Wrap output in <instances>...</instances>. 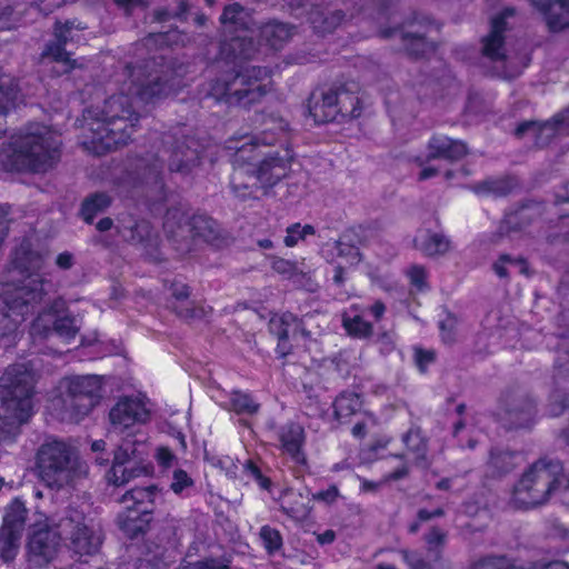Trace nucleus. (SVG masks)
Listing matches in <instances>:
<instances>
[{
    "instance_id": "obj_1",
    "label": "nucleus",
    "mask_w": 569,
    "mask_h": 569,
    "mask_svg": "<svg viewBox=\"0 0 569 569\" xmlns=\"http://www.w3.org/2000/svg\"><path fill=\"white\" fill-rule=\"evenodd\" d=\"M60 133L51 126L29 122L10 136L0 149V170L46 172L59 158Z\"/></svg>"
},
{
    "instance_id": "obj_2",
    "label": "nucleus",
    "mask_w": 569,
    "mask_h": 569,
    "mask_svg": "<svg viewBox=\"0 0 569 569\" xmlns=\"http://www.w3.org/2000/svg\"><path fill=\"white\" fill-rule=\"evenodd\" d=\"M220 21L230 37L229 42L223 44L221 54L234 64L238 60L240 62L253 57L258 51L252 47L253 34L258 33L266 41V47L274 50L280 49L293 34L289 26L279 22L267 23L258 30L249 28L250 14L237 3L224 8Z\"/></svg>"
},
{
    "instance_id": "obj_3",
    "label": "nucleus",
    "mask_w": 569,
    "mask_h": 569,
    "mask_svg": "<svg viewBox=\"0 0 569 569\" xmlns=\"http://www.w3.org/2000/svg\"><path fill=\"white\" fill-rule=\"evenodd\" d=\"M132 101L127 96H112L102 108L88 109L83 119L92 132L83 144L94 152H103L126 144L134 131L138 116L131 110Z\"/></svg>"
},
{
    "instance_id": "obj_4",
    "label": "nucleus",
    "mask_w": 569,
    "mask_h": 569,
    "mask_svg": "<svg viewBox=\"0 0 569 569\" xmlns=\"http://www.w3.org/2000/svg\"><path fill=\"white\" fill-rule=\"evenodd\" d=\"M43 264V257L39 252L33 251L28 241L23 242L16 250L7 270V280L1 284L3 307L0 311H8L4 305L6 297L11 301L16 300L21 306L20 311L24 312V316L33 311L44 293L43 281L40 274Z\"/></svg>"
},
{
    "instance_id": "obj_5",
    "label": "nucleus",
    "mask_w": 569,
    "mask_h": 569,
    "mask_svg": "<svg viewBox=\"0 0 569 569\" xmlns=\"http://www.w3.org/2000/svg\"><path fill=\"white\" fill-rule=\"evenodd\" d=\"M33 373L19 363L0 382V441L13 439L33 415Z\"/></svg>"
},
{
    "instance_id": "obj_6",
    "label": "nucleus",
    "mask_w": 569,
    "mask_h": 569,
    "mask_svg": "<svg viewBox=\"0 0 569 569\" xmlns=\"http://www.w3.org/2000/svg\"><path fill=\"white\" fill-rule=\"evenodd\" d=\"M559 493L569 503V479L562 475L558 461L539 460L521 477L512 491V503L518 508H533Z\"/></svg>"
},
{
    "instance_id": "obj_7",
    "label": "nucleus",
    "mask_w": 569,
    "mask_h": 569,
    "mask_svg": "<svg viewBox=\"0 0 569 569\" xmlns=\"http://www.w3.org/2000/svg\"><path fill=\"white\" fill-rule=\"evenodd\" d=\"M37 477L51 489H61L87 473V467L63 441L49 438L37 450Z\"/></svg>"
},
{
    "instance_id": "obj_8",
    "label": "nucleus",
    "mask_w": 569,
    "mask_h": 569,
    "mask_svg": "<svg viewBox=\"0 0 569 569\" xmlns=\"http://www.w3.org/2000/svg\"><path fill=\"white\" fill-rule=\"evenodd\" d=\"M268 71L262 68H242L231 81H217L209 94L228 103L249 106L258 101L268 90Z\"/></svg>"
},
{
    "instance_id": "obj_9",
    "label": "nucleus",
    "mask_w": 569,
    "mask_h": 569,
    "mask_svg": "<svg viewBox=\"0 0 569 569\" xmlns=\"http://www.w3.org/2000/svg\"><path fill=\"white\" fill-rule=\"evenodd\" d=\"M153 466L143 441L128 439L114 451L113 461L107 473V480L113 486H123L131 480L152 475Z\"/></svg>"
},
{
    "instance_id": "obj_10",
    "label": "nucleus",
    "mask_w": 569,
    "mask_h": 569,
    "mask_svg": "<svg viewBox=\"0 0 569 569\" xmlns=\"http://www.w3.org/2000/svg\"><path fill=\"white\" fill-rule=\"evenodd\" d=\"M157 496L154 486L133 488L122 496L123 511L118 516V522L124 533L136 537L147 529Z\"/></svg>"
},
{
    "instance_id": "obj_11",
    "label": "nucleus",
    "mask_w": 569,
    "mask_h": 569,
    "mask_svg": "<svg viewBox=\"0 0 569 569\" xmlns=\"http://www.w3.org/2000/svg\"><path fill=\"white\" fill-rule=\"evenodd\" d=\"M66 398L53 401V406L63 403L71 410L70 418L78 420L87 415L101 398V380L97 376H77L63 379L59 385Z\"/></svg>"
},
{
    "instance_id": "obj_12",
    "label": "nucleus",
    "mask_w": 569,
    "mask_h": 569,
    "mask_svg": "<svg viewBox=\"0 0 569 569\" xmlns=\"http://www.w3.org/2000/svg\"><path fill=\"white\" fill-rule=\"evenodd\" d=\"M39 517L31 527L27 550L30 562L44 566L56 558L63 532L59 523L56 525L41 513Z\"/></svg>"
},
{
    "instance_id": "obj_13",
    "label": "nucleus",
    "mask_w": 569,
    "mask_h": 569,
    "mask_svg": "<svg viewBox=\"0 0 569 569\" xmlns=\"http://www.w3.org/2000/svg\"><path fill=\"white\" fill-rule=\"evenodd\" d=\"M79 327V321L67 312L66 302L58 299L48 310L40 312L32 321L30 335L36 339L37 337H48L54 332L61 339L69 341L74 338Z\"/></svg>"
},
{
    "instance_id": "obj_14",
    "label": "nucleus",
    "mask_w": 569,
    "mask_h": 569,
    "mask_svg": "<svg viewBox=\"0 0 569 569\" xmlns=\"http://www.w3.org/2000/svg\"><path fill=\"white\" fill-rule=\"evenodd\" d=\"M111 431L134 435L137 427L149 420V410L138 397H122L111 408L109 413Z\"/></svg>"
},
{
    "instance_id": "obj_15",
    "label": "nucleus",
    "mask_w": 569,
    "mask_h": 569,
    "mask_svg": "<svg viewBox=\"0 0 569 569\" xmlns=\"http://www.w3.org/2000/svg\"><path fill=\"white\" fill-rule=\"evenodd\" d=\"M59 527L63 536L70 537L71 548L76 553L86 556L97 552L101 543L100 535L83 523L81 513L74 512L71 517L62 518L59 521Z\"/></svg>"
},
{
    "instance_id": "obj_16",
    "label": "nucleus",
    "mask_w": 569,
    "mask_h": 569,
    "mask_svg": "<svg viewBox=\"0 0 569 569\" xmlns=\"http://www.w3.org/2000/svg\"><path fill=\"white\" fill-rule=\"evenodd\" d=\"M184 213L180 210H170L167 212L163 228L171 236H184L190 233L200 237L207 242H213L216 239V222L206 216H196L190 221L181 223Z\"/></svg>"
},
{
    "instance_id": "obj_17",
    "label": "nucleus",
    "mask_w": 569,
    "mask_h": 569,
    "mask_svg": "<svg viewBox=\"0 0 569 569\" xmlns=\"http://www.w3.org/2000/svg\"><path fill=\"white\" fill-rule=\"evenodd\" d=\"M284 130L286 124L282 120L270 118L264 122V129L261 131L262 138L259 136L243 137L240 146L231 141L227 148L228 150L234 151V163L242 166L252 158L249 153H251L258 144H273L284 136Z\"/></svg>"
},
{
    "instance_id": "obj_18",
    "label": "nucleus",
    "mask_w": 569,
    "mask_h": 569,
    "mask_svg": "<svg viewBox=\"0 0 569 569\" xmlns=\"http://www.w3.org/2000/svg\"><path fill=\"white\" fill-rule=\"evenodd\" d=\"M79 31V28L74 26L73 22L57 24L54 29V36L57 38V43L48 44L46 50L43 51L44 59H52L54 62L61 66L59 73L68 72L76 67V61L70 59L69 53L63 50L62 44H67L69 41L74 40L76 32Z\"/></svg>"
},
{
    "instance_id": "obj_19",
    "label": "nucleus",
    "mask_w": 569,
    "mask_h": 569,
    "mask_svg": "<svg viewBox=\"0 0 569 569\" xmlns=\"http://www.w3.org/2000/svg\"><path fill=\"white\" fill-rule=\"evenodd\" d=\"M142 76L141 69H133L130 71V77L132 78L129 90L133 91V93L137 96L136 103L138 101H151L156 98L167 97L170 93L174 92L173 84L160 83L161 77L159 74L148 73L147 76V82H139L140 77ZM171 81H174V78L171 79Z\"/></svg>"
},
{
    "instance_id": "obj_20",
    "label": "nucleus",
    "mask_w": 569,
    "mask_h": 569,
    "mask_svg": "<svg viewBox=\"0 0 569 569\" xmlns=\"http://www.w3.org/2000/svg\"><path fill=\"white\" fill-rule=\"evenodd\" d=\"M563 112L555 116L552 120L546 122H523L516 129V134L520 138L528 137L535 143L543 146L548 143L556 133L561 131L569 132L567 123L559 120Z\"/></svg>"
},
{
    "instance_id": "obj_21",
    "label": "nucleus",
    "mask_w": 569,
    "mask_h": 569,
    "mask_svg": "<svg viewBox=\"0 0 569 569\" xmlns=\"http://www.w3.org/2000/svg\"><path fill=\"white\" fill-rule=\"evenodd\" d=\"M7 312L0 311V345L4 348L13 346L19 335V327L26 320L24 312H21V306L16 300L11 301L4 298Z\"/></svg>"
},
{
    "instance_id": "obj_22",
    "label": "nucleus",
    "mask_w": 569,
    "mask_h": 569,
    "mask_svg": "<svg viewBox=\"0 0 569 569\" xmlns=\"http://www.w3.org/2000/svg\"><path fill=\"white\" fill-rule=\"evenodd\" d=\"M289 167L290 156L288 150L283 157H268L261 161L256 170V180L262 188H270L288 174Z\"/></svg>"
},
{
    "instance_id": "obj_23",
    "label": "nucleus",
    "mask_w": 569,
    "mask_h": 569,
    "mask_svg": "<svg viewBox=\"0 0 569 569\" xmlns=\"http://www.w3.org/2000/svg\"><path fill=\"white\" fill-rule=\"evenodd\" d=\"M512 13V10L508 9L491 20L490 33L482 40L483 54L491 60H499L505 57L502 33L507 29L506 18Z\"/></svg>"
},
{
    "instance_id": "obj_24",
    "label": "nucleus",
    "mask_w": 569,
    "mask_h": 569,
    "mask_svg": "<svg viewBox=\"0 0 569 569\" xmlns=\"http://www.w3.org/2000/svg\"><path fill=\"white\" fill-rule=\"evenodd\" d=\"M279 439L283 453L288 455L296 463H306L303 451L305 431L301 426L291 423L283 427Z\"/></svg>"
},
{
    "instance_id": "obj_25",
    "label": "nucleus",
    "mask_w": 569,
    "mask_h": 569,
    "mask_svg": "<svg viewBox=\"0 0 569 569\" xmlns=\"http://www.w3.org/2000/svg\"><path fill=\"white\" fill-rule=\"evenodd\" d=\"M546 14L547 23L553 31L569 26V0H530Z\"/></svg>"
},
{
    "instance_id": "obj_26",
    "label": "nucleus",
    "mask_w": 569,
    "mask_h": 569,
    "mask_svg": "<svg viewBox=\"0 0 569 569\" xmlns=\"http://www.w3.org/2000/svg\"><path fill=\"white\" fill-rule=\"evenodd\" d=\"M465 143L452 140L445 136L433 137L428 143V159L442 161L459 159L466 154Z\"/></svg>"
},
{
    "instance_id": "obj_27",
    "label": "nucleus",
    "mask_w": 569,
    "mask_h": 569,
    "mask_svg": "<svg viewBox=\"0 0 569 569\" xmlns=\"http://www.w3.org/2000/svg\"><path fill=\"white\" fill-rule=\"evenodd\" d=\"M415 247L427 256H438L448 251L449 240L437 231L421 228L416 233Z\"/></svg>"
},
{
    "instance_id": "obj_28",
    "label": "nucleus",
    "mask_w": 569,
    "mask_h": 569,
    "mask_svg": "<svg viewBox=\"0 0 569 569\" xmlns=\"http://www.w3.org/2000/svg\"><path fill=\"white\" fill-rule=\"evenodd\" d=\"M309 113L318 123L335 120L339 114L337 94L329 90L320 99L313 96L309 104Z\"/></svg>"
},
{
    "instance_id": "obj_29",
    "label": "nucleus",
    "mask_w": 569,
    "mask_h": 569,
    "mask_svg": "<svg viewBox=\"0 0 569 569\" xmlns=\"http://www.w3.org/2000/svg\"><path fill=\"white\" fill-rule=\"evenodd\" d=\"M272 269L284 278L292 280L295 284L303 287L307 290H313V283L311 282L309 272L305 271L300 264L278 258L273 260Z\"/></svg>"
},
{
    "instance_id": "obj_30",
    "label": "nucleus",
    "mask_w": 569,
    "mask_h": 569,
    "mask_svg": "<svg viewBox=\"0 0 569 569\" xmlns=\"http://www.w3.org/2000/svg\"><path fill=\"white\" fill-rule=\"evenodd\" d=\"M20 99L18 97L17 86L9 76L0 77V133L4 131L6 116L14 109Z\"/></svg>"
},
{
    "instance_id": "obj_31",
    "label": "nucleus",
    "mask_w": 569,
    "mask_h": 569,
    "mask_svg": "<svg viewBox=\"0 0 569 569\" xmlns=\"http://www.w3.org/2000/svg\"><path fill=\"white\" fill-rule=\"evenodd\" d=\"M365 309L358 306H352L343 315V327L346 331L357 338H366L371 331V325L363 320Z\"/></svg>"
},
{
    "instance_id": "obj_32",
    "label": "nucleus",
    "mask_w": 569,
    "mask_h": 569,
    "mask_svg": "<svg viewBox=\"0 0 569 569\" xmlns=\"http://www.w3.org/2000/svg\"><path fill=\"white\" fill-rule=\"evenodd\" d=\"M335 249L338 250V259L336 261L333 280L340 283L343 280L342 271L357 266L361 261V253L358 248L345 243L335 244Z\"/></svg>"
},
{
    "instance_id": "obj_33",
    "label": "nucleus",
    "mask_w": 569,
    "mask_h": 569,
    "mask_svg": "<svg viewBox=\"0 0 569 569\" xmlns=\"http://www.w3.org/2000/svg\"><path fill=\"white\" fill-rule=\"evenodd\" d=\"M386 465L388 468L392 469V471L387 472L381 481L372 482L368 480L361 481V490H377L382 483H387L390 481H396L403 478L408 472L407 462L402 457L393 456L386 460Z\"/></svg>"
},
{
    "instance_id": "obj_34",
    "label": "nucleus",
    "mask_w": 569,
    "mask_h": 569,
    "mask_svg": "<svg viewBox=\"0 0 569 569\" xmlns=\"http://www.w3.org/2000/svg\"><path fill=\"white\" fill-rule=\"evenodd\" d=\"M26 518L27 509L24 507V503L19 499H14L6 508L1 528L17 531L18 533H22Z\"/></svg>"
},
{
    "instance_id": "obj_35",
    "label": "nucleus",
    "mask_w": 569,
    "mask_h": 569,
    "mask_svg": "<svg viewBox=\"0 0 569 569\" xmlns=\"http://www.w3.org/2000/svg\"><path fill=\"white\" fill-rule=\"evenodd\" d=\"M362 407L360 396L356 392H342L335 401V413L337 419L346 420L357 413Z\"/></svg>"
},
{
    "instance_id": "obj_36",
    "label": "nucleus",
    "mask_w": 569,
    "mask_h": 569,
    "mask_svg": "<svg viewBox=\"0 0 569 569\" xmlns=\"http://www.w3.org/2000/svg\"><path fill=\"white\" fill-rule=\"evenodd\" d=\"M330 91L335 92L338 97L339 113L347 114L352 118H357L360 116V97L358 94H355V92L351 89H330Z\"/></svg>"
},
{
    "instance_id": "obj_37",
    "label": "nucleus",
    "mask_w": 569,
    "mask_h": 569,
    "mask_svg": "<svg viewBox=\"0 0 569 569\" xmlns=\"http://www.w3.org/2000/svg\"><path fill=\"white\" fill-rule=\"evenodd\" d=\"M297 318L291 313H284L279 317H273L270 320V329L278 335L279 343L278 349L284 355L283 345L293 331L292 327H297Z\"/></svg>"
},
{
    "instance_id": "obj_38",
    "label": "nucleus",
    "mask_w": 569,
    "mask_h": 569,
    "mask_svg": "<svg viewBox=\"0 0 569 569\" xmlns=\"http://www.w3.org/2000/svg\"><path fill=\"white\" fill-rule=\"evenodd\" d=\"M22 533L0 528V558L4 561H12L18 555Z\"/></svg>"
},
{
    "instance_id": "obj_39",
    "label": "nucleus",
    "mask_w": 569,
    "mask_h": 569,
    "mask_svg": "<svg viewBox=\"0 0 569 569\" xmlns=\"http://www.w3.org/2000/svg\"><path fill=\"white\" fill-rule=\"evenodd\" d=\"M493 269L499 277H506L508 274V269L529 276L527 262L522 259H512L509 256H501L498 261L495 262Z\"/></svg>"
},
{
    "instance_id": "obj_40",
    "label": "nucleus",
    "mask_w": 569,
    "mask_h": 569,
    "mask_svg": "<svg viewBox=\"0 0 569 569\" xmlns=\"http://www.w3.org/2000/svg\"><path fill=\"white\" fill-rule=\"evenodd\" d=\"M403 441L409 450L407 459H415L418 462L425 458L426 442L419 430H410Z\"/></svg>"
},
{
    "instance_id": "obj_41",
    "label": "nucleus",
    "mask_w": 569,
    "mask_h": 569,
    "mask_svg": "<svg viewBox=\"0 0 569 569\" xmlns=\"http://www.w3.org/2000/svg\"><path fill=\"white\" fill-rule=\"evenodd\" d=\"M110 198L106 193H97L88 198L82 204V216L87 222H90L94 214L108 207Z\"/></svg>"
},
{
    "instance_id": "obj_42",
    "label": "nucleus",
    "mask_w": 569,
    "mask_h": 569,
    "mask_svg": "<svg viewBox=\"0 0 569 569\" xmlns=\"http://www.w3.org/2000/svg\"><path fill=\"white\" fill-rule=\"evenodd\" d=\"M341 18L340 13H333L330 18H323V12L317 9L311 11L309 20L313 29L319 32H327L338 26Z\"/></svg>"
},
{
    "instance_id": "obj_43",
    "label": "nucleus",
    "mask_w": 569,
    "mask_h": 569,
    "mask_svg": "<svg viewBox=\"0 0 569 569\" xmlns=\"http://www.w3.org/2000/svg\"><path fill=\"white\" fill-rule=\"evenodd\" d=\"M199 157L196 151L190 150L188 147L187 150L181 148L174 150L170 158V169L172 171H182L189 168V163L198 160Z\"/></svg>"
},
{
    "instance_id": "obj_44",
    "label": "nucleus",
    "mask_w": 569,
    "mask_h": 569,
    "mask_svg": "<svg viewBox=\"0 0 569 569\" xmlns=\"http://www.w3.org/2000/svg\"><path fill=\"white\" fill-rule=\"evenodd\" d=\"M260 539L262 540L263 547L269 555H273L282 547V537L280 532L269 526H263L260 529Z\"/></svg>"
},
{
    "instance_id": "obj_45",
    "label": "nucleus",
    "mask_w": 569,
    "mask_h": 569,
    "mask_svg": "<svg viewBox=\"0 0 569 569\" xmlns=\"http://www.w3.org/2000/svg\"><path fill=\"white\" fill-rule=\"evenodd\" d=\"M315 233V229L310 224L301 226L300 223H295L287 229V234L284 237V244L287 247H295L301 240H305L308 236Z\"/></svg>"
},
{
    "instance_id": "obj_46",
    "label": "nucleus",
    "mask_w": 569,
    "mask_h": 569,
    "mask_svg": "<svg viewBox=\"0 0 569 569\" xmlns=\"http://www.w3.org/2000/svg\"><path fill=\"white\" fill-rule=\"evenodd\" d=\"M509 191L505 180L488 179L475 188V192L482 196H503Z\"/></svg>"
},
{
    "instance_id": "obj_47",
    "label": "nucleus",
    "mask_w": 569,
    "mask_h": 569,
    "mask_svg": "<svg viewBox=\"0 0 569 569\" xmlns=\"http://www.w3.org/2000/svg\"><path fill=\"white\" fill-rule=\"evenodd\" d=\"M231 406L239 413H254L259 406L250 395L243 392H233L231 396Z\"/></svg>"
},
{
    "instance_id": "obj_48",
    "label": "nucleus",
    "mask_w": 569,
    "mask_h": 569,
    "mask_svg": "<svg viewBox=\"0 0 569 569\" xmlns=\"http://www.w3.org/2000/svg\"><path fill=\"white\" fill-rule=\"evenodd\" d=\"M471 569H525L522 566H516L508 559L500 558H485L472 565Z\"/></svg>"
},
{
    "instance_id": "obj_49",
    "label": "nucleus",
    "mask_w": 569,
    "mask_h": 569,
    "mask_svg": "<svg viewBox=\"0 0 569 569\" xmlns=\"http://www.w3.org/2000/svg\"><path fill=\"white\" fill-rule=\"evenodd\" d=\"M193 486V480L190 478V476L181 470V469H177L174 470L173 472V476H172V482H171V490L177 493V495H180L182 493L184 490L191 488Z\"/></svg>"
},
{
    "instance_id": "obj_50",
    "label": "nucleus",
    "mask_w": 569,
    "mask_h": 569,
    "mask_svg": "<svg viewBox=\"0 0 569 569\" xmlns=\"http://www.w3.org/2000/svg\"><path fill=\"white\" fill-rule=\"evenodd\" d=\"M408 277L412 286L418 289H422L426 284L427 273L426 270L420 266H412L408 270Z\"/></svg>"
},
{
    "instance_id": "obj_51",
    "label": "nucleus",
    "mask_w": 569,
    "mask_h": 569,
    "mask_svg": "<svg viewBox=\"0 0 569 569\" xmlns=\"http://www.w3.org/2000/svg\"><path fill=\"white\" fill-rule=\"evenodd\" d=\"M416 363L420 371H425L435 360V353L430 350L416 349Z\"/></svg>"
},
{
    "instance_id": "obj_52",
    "label": "nucleus",
    "mask_w": 569,
    "mask_h": 569,
    "mask_svg": "<svg viewBox=\"0 0 569 569\" xmlns=\"http://www.w3.org/2000/svg\"><path fill=\"white\" fill-rule=\"evenodd\" d=\"M156 459L160 466L168 468L173 465L176 457L168 448L160 447L157 450Z\"/></svg>"
},
{
    "instance_id": "obj_53",
    "label": "nucleus",
    "mask_w": 569,
    "mask_h": 569,
    "mask_svg": "<svg viewBox=\"0 0 569 569\" xmlns=\"http://www.w3.org/2000/svg\"><path fill=\"white\" fill-rule=\"evenodd\" d=\"M246 471L258 482V485L262 489H268L270 486V481L268 478L263 477L260 470L252 463L248 462L246 465Z\"/></svg>"
},
{
    "instance_id": "obj_54",
    "label": "nucleus",
    "mask_w": 569,
    "mask_h": 569,
    "mask_svg": "<svg viewBox=\"0 0 569 569\" xmlns=\"http://www.w3.org/2000/svg\"><path fill=\"white\" fill-rule=\"evenodd\" d=\"M446 535L438 529H433L427 537L429 550H436L445 543Z\"/></svg>"
},
{
    "instance_id": "obj_55",
    "label": "nucleus",
    "mask_w": 569,
    "mask_h": 569,
    "mask_svg": "<svg viewBox=\"0 0 569 569\" xmlns=\"http://www.w3.org/2000/svg\"><path fill=\"white\" fill-rule=\"evenodd\" d=\"M147 228H148L147 223L141 222V223H137L134 229L128 230V228L126 227L123 230H121V233L124 239H130L132 241H134V240L141 241L143 239V237L141 236L140 232L142 230L143 231L147 230Z\"/></svg>"
},
{
    "instance_id": "obj_56",
    "label": "nucleus",
    "mask_w": 569,
    "mask_h": 569,
    "mask_svg": "<svg viewBox=\"0 0 569 569\" xmlns=\"http://www.w3.org/2000/svg\"><path fill=\"white\" fill-rule=\"evenodd\" d=\"M182 569H229L228 566L219 560H208L189 565Z\"/></svg>"
},
{
    "instance_id": "obj_57",
    "label": "nucleus",
    "mask_w": 569,
    "mask_h": 569,
    "mask_svg": "<svg viewBox=\"0 0 569 569\" xmlns=\"http://www.w3.org/2000/svg\"><path fill=\"white\" fill-rule=\"evenodd\" d=\"M376 423V419L370 415V416H366V418L363 419L362 422H359L357 423L353 428H352V435L355 437H358V438H361L365 436L366 433V429L370 426H373Z\"/></svg>"
},
{
    "instance_id": "obj_58",
    "label": "nucleus",
    "mask_w": 569,
    "mask_h": 569,
    "mask_svg": "<svg viewBox=\"0 0 569 569\" xmlns=\"http://www.w3.org/2000/svg\"><path fill=\"white\" fill-rule=\"evenodd\" d=\"M403 559L409 565L410 569H430L426 563H423L416 553H409L407 551L402 552Z\"/></svg>"
},
{
    "instance_id": "obj_59",
    "label": "nucleus",
    "mask_w": 569,
    "mask_h": 569,
    "mask_svg": "<svg viewBox=\"0 0 569 569\" xmlns=\"http://www.w3.org/2000/svg\"><path fill=\"white\" fill-rule=\"evenodd\" d=\"M288 512L291 515V517L303 520L307 518V516L310 512V507L308 505L301 503L297 507H287Z\"/></svg>"
},
{
    "instance_id": "obj_60",
    "label": "nucleus",
    "mask_w": 569,
    "mask_h": 569,
    "mask_svg": "<svg viewBox=\"0 0 569 569\" xmlns=\"http://www.w3.org/2000/svg\"><path fill=\"white\" fill-rule=\"evenodd\" d=\"M338 496V490L336 487H331L325 491H320V492H317L315 493L312 497L313 499H317V500H322V501H326V502H331L336 499V497Z\"/></svg>"
},
{
    "instance_id": "obj_61",
    "label": "nucleus",
    "mask_w": 569,
    "mask_h": 569,
    "mask_svg": "<svg viewBox=\"0 0 569 569\" xmlns=\"http://www.w3.org/2000/svg\"><path fill=\"white\" fill-rule=\"evenodd\" d=\"M57 264L62 269H68L72 264V256L68 252L60 253L56 260Z\"/></svg>"
},
{
    "instance_id": "obj_62",
    "label": "nucleus",
    "mask_w": 569,
    "mask_h": 569,
    "mask_svg": "<svg viewBox=\"0 0 569 569\" xmlns=\"http://www.w3.org/2000/svg\"><path fill=\"white\" fill-rule=\"evenodd\" d=\"M336 533L333 530H326L322 533L317 535V540L320 545H328L333 542Z\"/></svg>"
},
{
    "instance_id": "obj_63",
    "label": "nucleus",
    "mask_w": 569,
    "mask_h": 569,
    "mask_svg": "<svg viewBox=\"0 0 569 569\" xmlns=\"http://www.w3.org/2000/svg\"><path fill=\"white\" fill-rule=\"evenodd\" d=\"M525 569H569V566L566 562L555 561V562H550V563H546V565H541V566H535V567L525 568Z\"/></svg>"
},
{
    "instance_id": "obj_64",
    "label": "nucleus",
    "mask_w": 569,
    "mask_h": 569,
    "mask_svg": "<svg viewBox=\"0 0 569 569\" xmlns=\"http://www.w3.org/2000/svg\"><path fill=\"white\" fill-rule=\"evenodd\" d=\"M440 174V168L435 166H427L420 172L421 179H428Z\"/></svg>"
}]
</instances>
